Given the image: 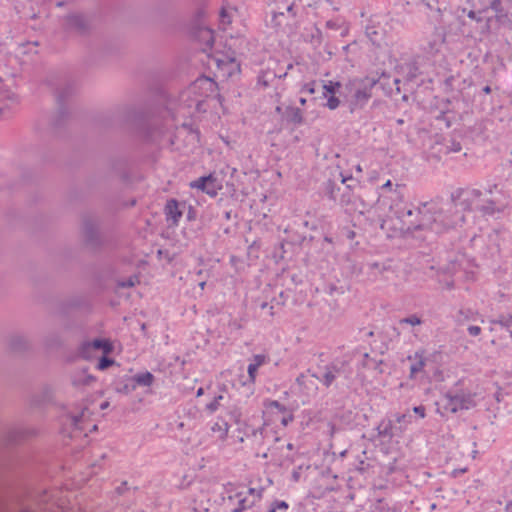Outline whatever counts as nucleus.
I'll list each match as a JSON object with an SVG mask.
<instances>
[{"mask_svg": "<svg viewBox=\"0 0 512 512\" xmlns=\"http://www.w3.org/2000/svg\"><path fill=\"white\" fill-rule=\"evenodd\" d=\"M375 81L369 78H355L348 82L347 89L351 93V103L355 106H363L372 96V88Z\"/></svg>", "mask_w": 512, "mask_h": 512, "instance_id": "obj_1", "label": "nucleus"}, {"mask_svg": "<svg viewBox=\"0 0 512 512\" xmlns=\"http://www.w3.org/2000/svg\"><path fill=\"white\" fill-rule=\"evenodd\" d=\"M220 28L223 31H229L230 37L240 36L244 32V23L235 8L223 7L221 9Z\"/></svg>", "mask_w": 512, "mask_h": 512, "instance_id": "obj_2", "label": "nucleus"}, {"mask_svg": "<svg viewBox=\"0 0 512 512\" xmlns=\"http://www.w3.org/2000/svg\"><path fill=\"white\" fill-rule=\"evenodd\" d=\"M113 347L112 344L105 339H96L92 342L86 343L82 347V355L83 357L89 359L91 358L92 351L99 350L103 353V357L99 360L97 364V368L99 370H105L106 368L113 365L114 361L112 359H109L106 357L107 354H109L112 351Z\"/></svg>", "mask_w": 512, "mask_h": 512, "instance_id": "obj_3", "label": "nucleus"}, {"mask_svg": "<svg viewBox=\"0 0 512 512\" xmlns=\"http://www.w3.org/2000/svg\"><path fill=\"white\" fill-rule=\"evenodd\" d=\"M209 65H214L217 69L216 76L222 78H228L240 71V66L233 52L226 55H219L218 53L213 55L209 61Z\"/></svg>", "mask_w": 512, "mask_h": 512, "instance_id": "obj_4", "label": "nucleus"}, {"mask_svg": "<svg viewBox=\"0 0 512 512\" xmlns=\"http://www.w3.org/2000/svg\"><path fill=\"white\" fill-rule=\"evenodd\" d=\"M476 393L471 391H461L455 395H446V409L452 413H456L461 410H469L476 406Z\"/></svg>", "mask_w": 512, "mask_h": 512, "instance_id": "obj_5", "label": "nucleus"}, {"mask_svg": "<svg viewBox=\"0 0 512 512\" xmlns=\"http://www.w3.org/2000/svg\"><path fill=\"white\" fill-rule=\"evenodd\" d=\"M265 412L272 417V420L280 421L283 426H287L293 419L287 408L275 400L265 402Z\"/></svg>", "mask_w": 512, "mask_h": 512, "instance_id": "obj_6", "label": "nucleus"}, {"mask_svg": "<svg viewBox=\"0 0 512 512\" xmlns=\"http://www.w3.org/2000/svg\"><path fill=\"white\" fill-rule=\"evenodd\" d=\"M323 97L327 99L326 106L330 110H335L340 105V100L336 97V93L341 88V83L339 81H325L323 83Z\"/></svg>", "mask_w": 512, "mask_h": 512, "instance_id": "obj_7", "label": "nucleus"}, {"mask_svg": "<svg viewBox=\"0 0 512 512\" xmlns=\"http://www.w3.org/2000/svg\"><path fill=\"white\" fill-rule=\"evenodd\" d=\"M268 361H269V357L265 354H257L252 357L251 362L248 365V369H247L249 381L251 383H255L258 369L262 365L268 363Z\"/></svg>", "mask_w": 512, "mask_h": 512, "instance_id": "obj_8", "label": "nucleus"}, {"mask_svg": "<svg viewBox=\"0 0 512 512\" xmlns=\"http://www.w3.org/2000/svg\"><path fill=\"white\" fill-rule=\"evenodd\" d=\"M165 214L168 221H171L173 225H177L182 216V211L179 209V205L176 200L171 199L167 202L165 206Z\"/></svg>", "mask_w": 512, "mask_h": 512, "instance_id": "obj_9", "label": "nucleus"}, {"mask_svg": "<svg viewBox=\"0 0 512 512\" xmlns=\"http://www.w3.org/2000/svg\"><path fill=\"white\" fill-rule=\"evenodd\" d=\"M214 182H215V179L212 176L201 177V178L197 179L196 181L192 182L191 187L200 189V190L205 191L208 194L212 195V194H215L214 187L212 189H210L208 186L210 184H213Z\"/></svg>", "mask_w": 512, "mask_h": 512, "instance_id": "obj_10", "label": "nucleus"}, {"mask_svg": "<svg viewBox=\"0 0 512 512\" xmlns=\"http://www.w3.org/2000/svg\"><path fill=\"white\" fill-rule=\"evenodd\" d=\"M192 89H205L213 92L215 89V83L210 78H200L194 82Z\"/></svg>", "mask_w": 512, "mask_h": 512, "instance_id": "obj_11", "label": "nucleus"}, {"mask_svg": "<svg viewBox=\"0 0 512 512\" xmlns=\"http://www.w3.org/2000/svg\"><path fill=\"white\" fill-rule=\"evenodd\" d=\"M133 379L138 385L151 386L154 381V376L150 372H144L135 375Z\"/></svg>", "mask_w": 512, "mask_h": 512, "instance_id": "obj_12", "label": "nucleus"}, {"mask_svg": "<svg viewBox=\"0 0 512 512\" xmlns=\"http://www.w3.org/2000/svg\"><path fill=\"white\" fill-rule=\"evenodd\" d=\"M199 38L205 42L208 47H211L213 42V31L208 28H201L199 30Z\"/></svg>", "mask_w": 512, "mask_h": 512, "instance_id": "obj_13", "label": "nucleus"}, {"mask_svg": "<svg viewBox=\"0 0 512 512\" xmlns=\"http://www.w3.org/2000/svg\"><path fill=\"white\" fill-rule=\"evenodd\" d=\"M414 358L416 360H418V362L411 366V372L412 373H417V372H419V371H421L423 369V367H424V359H423L422 353H418V352L415 353Z\"/></svg>", "mask_w": 512, "mask_h": 512, "instance_id": "obj_14", "label": "nucleus"}, {"mask_svg": "<svg viewBox=\"0 0 512 512\" xmlns=\"http://www.w3.org/2000/svg\"><path fill=\"white\" fill-rule=\"evenodd\" d=\"M222 400H223V395H218L217 397H215V398L213 399V401H211L209 404H207L206 409H207L209 412H211V413H213V412L217 411V410H218V408H219V407H220V405H221V401H222Z\"/></svg>", "mask_w": 512, "mask_h": 512, "instance_id": "obj_15", "label": "nucleus"}, {"mask_svg": "<svg viewBox=\"0 0 512 512\" xmlns=\"http://www.w3.org/2000/svg\"><path fill=\"white\" fill-rule=\"evenodd\" d=\"M400 323L401 324L406 323V324H410L412 326H416V325H420L421 324V319L418 316H416V315H412L410 317L401 319Z\"/></svg>", "mask_w": 512, "mask_h": 512, "instance_id": "obj_16", "label": "nucleus"}, {"mask_svg": "<svg viewBox=\"0 0 512 512\" xmlns=\"http://www.w3.org/2000/svg\"><path fill=\"white\" fill-rule=\"evenodd\" d=\"M301 92H306L308 94H314L315 93V82H309L302 86Z\"/></svg>", "mask_w": 512, "mask_h": 512, "instance_id": "obj_17", "label": "nucleus"}, {"mask_svg": "<svg viewBox=\"0 0 512 512\" xmlns=\"http://www.w3.org/2000/svg\"><path fill=\"white\" fill-rule=\"evenodd\" d=\"M335 379V375L331 372V371H328L326 372L324 375H323V383L326 385V386H329L332 384V382L334 381Z\"/></svg>", "mask_w": 512, "mask_h": 512, "instance_id": "obj_18", "label": "nucleus"}, {"mask_svg": "<svg viewBox=\"0 0 512 512\" xmlns=\"http://www.w3.org/2000/svg\"><path fill=\"white\" fill-rule=\"evenodd\" d=\"M293 111H295V112L293 114L292 121L294 123H298V124L302 123L303 117H302L301 110L297 108V109H294Z\"/></svg>", "mask_w": 512, "mask_h": 512, "instance_id": "obj_19", "label": "nucleus"}, {"mask_svg": "<svg viewBox=\"0 0 512 512\" xmlns=\"http://www.w3.org/2000/svg\"><path fill=\"white\" fill-rule=\"evenodd\" d=\"M288 505L284 501H278L274 503V506L272 509H270L268 512H276L277 509H287Z\"/></svg>", "mask_w": 512, "mask_h": 512, "instance_id": "obj_20", "label": "nucleus"}, {"mask_svg": "<svg viewBox=\"0 0 512 512\" xmlns=\"http://www.w3.org/2000/svg\"><path fill=\"white\" fill-rule=\"evenodd\" d=\"M413 411L419 415L420 418H424L426 416L425 407L424 406H416L413 408Z\"/></svg>", "mask_w": 512, "mask_h": 512, "instance_id": "obj_21", "label": "nucleus"}, {"mask_svg": "<svg viewBox=\"0 0 512 512\" xmlns=\"http://www.w3.org/2000/svg\"><path fill=\"white\" fill-rule=\"evenodd\" d=\"M468 332L472 336H478L481 333V328L479 326H470L468 327Z\"/></svg>", "mask_w": 512, "mask_h": 512, "instance_id": "obj_22", "label": "nucleus"}, {"mask_svg": "<svg viewBox=\"0 0 512 512\" xmlns=\"http://www.w3.org/2000/svg\"><path fill=\"white\" fill-rule=\"evenodd\" d=\"M406 418H407V416H406L405 414L398 415V416L396 417V421H397L399 424H401V423L406 422Z\"/></svg>", "mask_w": 512, "mask_h": 512, "instance_id": "obj_23", "label": "nucleus"}, {"mask_svg": "<svg viewBox=\"0 0 512 512\" xmlns=\"http://www.w3.org/2000/svg\"><path fill=\"white\" fill-rule=\"evenodd\" d=\"M392 187V182L391 180H387L383 185H382V189H391Z\"/></svg>", "mask_w": 512, "mask_h": 512, "instance_id": "obj_24", "label": "nucleus"}, {"mask_svg": "<svg viewBox=\"0 0 512 512\" xmlns=\"http://www.w3.org/2000/svg\"><path fill=\"white\" fill-rule=\"evenodd\" d=\"M203 394H204V389L200 387V388L197 390V392H196V396H197V397H200V396H202Z\"/></svg>", "mask_w": 512, "mask_h": 512, "instance_id": "obj_25", "label": "nucleus"}, {"mask_svg": "<svg viewBox=\"0 0 512 512\" xmlns=\"http://www.w3.org/2000/svg\"><path fill=\"white\" fill-rule=\"evenodd\" d=\"M109 406V403L106 401V402H103L100 407L101 409H106L107 407Z\"/></svg>", "mask_w": 512, "mask_h": 512, "instance_id": "obj_26", "label": "nucleus"}, {"mask_svg": "<svg viewBox=\"0 0 512 512\" xmlns=\"http://www.w3.org/2000/svg\"><path fill=\"white\" fill-rule=\"evenodd\" d=\"M205 286H206V282L205 281H202V282L199 283V287H200L201 290H203L205 288Z\"/></svg>", "mask_w": 512, "mask_h": 512, "instance_id": "obj_27", "label": "nucleus"}, {"mask_svg": "<svg viewBox=\"0 0 512 512\" xmlns=\"http://www.w3.org/2000/svg\"><path fill=\"white\" fill-rule=\"evenodd\" d=\"M299 102H300L301 105H305L306 104V99L305 98H300Z\"/></svg>", "mask_w": 512, "mask_h": 512, "instance_id": "obj_28", "label": "nucleus"}, {"mask_svg": "<svg viewBox=\"0 0 512 512\" xmlns=\"http://www.w3.org/2000/svg\"><path fill=\"white\" fill-rule=\"evenodd\" d=\"M484 91H485V93H489V92H490V87H488V86H487V87H485V88H484Z\"/></svg>", "mask_w": 512, "mask_h": 512, "instance_id": "obj_29", "label": "nucleus"}, {"mask_svg": "<svg viewBox=\"0 0 512 512\" xmlns=\"http://www.w3.org/2000/svg\"><path fill=\"white\" fill-rule=\"evenodd\" d=\"M357 171L361 172L362 171V168L360 165L357 166Z\"/></svg>", "mask_w": 512, "mask_h": 512, "instance_id": "obj_30", "label": "nucleus"}, {"mask_svg": "<svg viewBox=\"0 0 512 512\" xmlns=\"http://www.w3.org/2000/svg\"><path fill=\"white\" fill-rule=\"evenodd\" d=\"M460 472L464 473L466 472V469H460Z\"/></svg>", "mask_w": 512, "mask_h": 512, "instance_id": "obj_31", "label": "nucleus"}]
</instances>
